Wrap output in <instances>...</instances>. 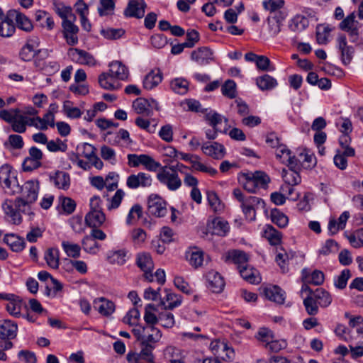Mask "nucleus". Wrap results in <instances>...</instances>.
Here are the masks:
<instances>
[{
  "mask_svg": "<svg viewBox=\"0 0 363 363\" xmlns=\"http://www.w3.org/2000/svg\"><path fill=\"white\" fill-rule=\"evenodd\" d=\"M0 186L7 194L13 195L20 191L17 172L9 164L0 167Z\"/></svg>",
  "mask_w": 363,
  "mask_h": 363,
  "instance_id": "39448f33",
  "label": "nucleus"
},
{
  "mask_svg": "<svg viewBox=\"0 0 363 363\" xmlns=\"http://www.w3.org/2000/svg\"><path fill=\"white\" fill-rule=\"evenodd\" d=\"M146 6L147 4L144 0H129L124 11V15L126 17L141 18L145 15Z\"/></svg>",
  "mask_w": 363,
  "mask_h": 363,
  "instance_id": "4468645a",
  "label": "nucleus"
},
{
  "mask_svg": "<svg viewBox=\"0 0 363 363\" xmlns=\"http://www.w3.org/2000/svg\"><path fill=\"white\" fill-rule=\"evenodd\" d=\"M238 179L243 188L250 193H258L260 190H267L271 182L269 176L262 171L239 173Z\"/></svg>",
  "mask_w": 363,
  "mask_h": 363,
  "instance_id": "f03ea898",
  "label": "nucleus"
},
{
  "mask_svg": "<svg viewBox=\"0 0 363 363\" xmlns=\"http://www.w3.org/2000/svg\"><path fill=\"white\" fill-rule=\"evenodd\" d=\"M180 162L175 164L164 165L162 171L157 174V180L163 185L166 186L169 191H177L182 186V179L179 177L181 169Z\"/></svg>",
  "mask_w": 363,
  "mask_h": 363,
  "instance_id": "7ed1b4c3",
  "label": "nucleus"
},
{
  "mask_svg": "<svg viewBox=\"0 0 363 363\" xmlns=\"http://www.w3.org/2000/svg\"><path fill=\"white\" fill-rule=\"evenodd\" d=\"M115 0H100L98 12L101 16L111 15L115 8Z\"/></svg>",
  "mask_w": 363,
  "mask_h": 363,
  "instance_id": "338daca9",
  "label": "nucleus"
},
{
  "mask_svg": "<svg viewBox=\"0 0 363 363\" xmlns=\"http://www.w3.org/2000/svg\"><path fill=\"white\" fill-rule=\"evenodd\" d=\"M156 311V306L152 303L147 304L145 308L144 320L147 325H153L158 323V315L152 311Z\"/></svg>",
  "mask_w": 363,
  "mask_h": 363,
  "instance_id": "5fc2aeb1",
  "label": "nucleus"
},
{
  "mask_svg": "<svg viewBox=\"0 0 363 363\" xmlns=\"http://www.w3.org/2000/svg\"><path fill=\"white\" fill-rule=\"evenodd\" d=\"M189 82L183 78H176L170 83L172 90L178 94L184 95L188 92Z\"/></svg>",
  "mask_w": 363,
  "mask_h": 363,
  "instance_id": "8fccbe9b",
  "label": "nucleus"
},
{
  "mask_svg": "<svg viewBox=\"0 0 363 363\" xmlns=\"http://www.w3.org/2000/svg\"><path fill=\"white\" fill-rule=\"evenodd\" d=\"M142 164L144 168L150 172H157L162 171L164 166L156 160H128V165L131 167H137Z\"/></svg>",
  "mask_w": 363,
  "mask_h": 363,
  "instance_id": "2f4dec72",
  "label": "nucleus"
},
{
  "mask_svg": "<svg viewBox=\"0 0 363 363\" xmlns=\"http://www.w3.org/2000/svg\"><path fill=\"white\" fill-rule=\"evenodd\" d=\"M264 201L257 196H247V200L243 203L240 204L242 211L245 216V218L250 221L255 219V208L259 206H264Z\"/></svg>",
  "mask_w": 363,
  "mask_h": 363,
  "instance_id": "9d476101",
  "label": "nucleus"
},
{
  "mask_svg": "<svg viewBox=\"0 0 363 363\" xmlns=\"http://www.w3.org/2000/svg\"><path fill=\"white\" fill-rule=\"evenodd\" d=\"M144 336L143 337L142 345L155 346L162 337V332L157 328L153 325L143 326Z\"/></svg>",
  "mask_w": 363,
  "mask_h": 363,
  "instance_id": "f3484780",
  "label": "nucleus"
},
{
  "mask_svg": "<svg viewBox=\"0 0 363 363\" xmlns=\"http://www.w3.org/2000/svg\"><path fill=\"white\" fill-rule=\"evenodd\" d=\"M332 29L329 26L318 25L316 28V40L318 44H327Z\"/></svg>",
  "mask_w": 363,
  "mask_h": 363,
  "instance_id": "6e6d98bb",
  "label": "nucleus"
},
{
  "mask_svg": "<svg viewBox=\"0 0 363 363\" xmlns=\"http://www.w3.org/2000/svg\"><path fill=\"white\" fill-rule=\"evenodd\" d=\"M8 296L3 298L8 303L6 305L7 311L13 316L18 317L21 314L22 302L19 297L13 294H6Z\"/></svg>",
  "mask_w": 363,
  "mask_h": 363,
  "instance_id": "b1692460",
  "label": "nucleus"
},
{
  "mask_svg": "<svg viewBox=\"0 0 363 363\" xmlns=\"http://www.w3.org/2000/svg\"><path fill=\"white\" fill-rule=\"evenodd\" d=\"M68 55L73 62L79 65L93 67L96 64L94 57L84 50L70 48L68 50Z\"/></svg>",
  "mask_w": 363,
  "mask_h": 363,
  "instance_id": "6e6552de",
  "label": "nucleus"
},
{
  "mask_svg": "<svg viewBox=\"0 0 363 363\" xmlns=\"http://www.w3.org/2000/svg\"><path fill=\"white\" fill-rule=\"evenodd\" d=\"M167 203L157 194H151L147 200L148 213L156 217H163L167 213Z\"/></svg>",
  "mask_w": 363,
  "mask_h": 363,
  "instance_id": "0eeeda50",
  "label": "nucleus"
},
{
  "mask_svg": "<svg viewBox=\"0 0 363 363\" xmlns=\"http://www.w3.org/2000/svg\"><path fill=\"white\" fill-rule=\"evenodd\" d=\"M287 162L286 167L283 168L281 176L284 183L292 185H297L301 183V178L299 172L301 167L308 168L311 165L314 167L316 165L317 160H303V163H300V160H286Z\"/></svg>",
  "mask_w": 363,
  "mask_h": 363,
  "instance_id": "20e7f679",
  "label": "nucleus"
},
{
  "mask_svg": "<svg viewBox=\"0 0 363 363\" xmlns=\"http://www.w3.org/2000/svg\"><path fill=\"white\" fill-rule=\"evenodd\" d=\"M50 180L59 189L67 190L70 186L69 175L62 171H57L53 176H50Z\"/></svg>",
  "mask_w": 363,
  "mask_h": 363,
  "instance_id": "cd10ccee",
  "label": "nucleus"
},
{
  "mask_svg": "<svg viewBox=\"0 0 363 363\" xmlns=\"http://www.w3.org/2000/svg\"><path fill=\"white\" fill-rule=\"evenodd\" d=\"M59 203L66 214L72 213L76 208L75 201L69 197L60 196Z\"/></svg>",
  "mask_w": 363,
  "mask_h": 363,
  "instance_id": "774afa93",
  "label": "nucleus"
},
{
  "mask_svg": "<svg viewBox=\"0 0 363 363\" xmlns=\"http://www.w3.org/2000/svg\"><path fill=\"white\" fill-rule=\"evenodd\" d=\"M94 307L102 315L108 316L115 311V304L113 301L104 297L94 299Z\"/></svg>",
  "mask_w": 363,
  "mask_h": 363,
  "instance_id": "4be33fe9",
  "label": "nucleus"
},
{
  "mask_svg": "<svg viewBox=\"0 0 363 363\" xmlns=\"http://www.w3.org/2000/svg\"><path fill=\"white\" fill-rule=\"evenodd\" d=\"M205 155L210 157H223L225 154V149L222 144L216 142L206 143L201 147Z\"/></svg>",
  "mask_w": 363,
  "mask_h": 363,
  "instance_id": "393cba45",
  "label": "nucleus"
},
{
  "mask_svg": "<svg viewBox=\"0 0 363 363\" xmlns=\"http://www.w3.org/2000/svg\"><path fill=\"white\" fill-rule=\"evenodd\" d=\"M76 20L71 18L62 21L63 35L68 45H74L78 43L79 28L74 24Z\"/></svg>",
  "mask_w": 363,
  "mask_h": 363,
  "instance_id": "9b49d317",
  "label": "nucleus"
},
{
  "mask_svg": "<svg viewBox=\"0 0 363 363\" xmlns=\"http://www.w3.org/2000/svg\"><path fill=\"white\" fill-rule=\"evenodd\" d=\"M63 111L70 118H79L82 116V112L77 107H74L70 101H65L63 104Z\"/></svg>",
  "mask_w": 363,
  "mask_h": 363,
  "instance_id": "052dcab7",
  "label": "nucleus"
},
{
  "mask_svg": "<svg viewBox=\"0 0 363 363\" xmlns=\"http://www.w3.org/2000/svg\"><path fill=\"white\" fill-rule=\"evenodd\" d=\"M271 220L278 225L279 228H285L289 223L288 217L277 208L272 209L271 211Z\"/></svg>",
  "mask_w": 363,
  "mask_h": 363,
  "instance_id": "864d4df0",
  "label": "nucleus"
},
{
  "mask_svg": "<svg viewBox=\"0 0 363 363\" xmlns=\"http://www.w3.org/2000/svg\"><path fill=\"white\" fill-rule=\"evenodd\" d=\"M158 323L164 328H172L175 324L174 316L172 313L164 309L158 313Z\"/></svg>",
  "mask_w": 363,
  "mask_h": 363,
  "instance_id": "603ef678",
  "label": "nucleus"
},
{
  "mask_svg": "<svg viewBox=\"0 0 363 363\" xmlns=\"http://www.w3.org/2000/svg\"><path fill=\"white\" fill-rule=\"evenodd\" d=\"M239 272L240 276L250 284H258L260 278L256 275L257 271L250 267L248 264L240 266Z\"/></svg>",
  "mask_w": 363,
  "mask_h": 363,
  "instance_id": "37998d69",
  "label": "nucleus"
},
{
  "mask_svg": "<svg viewBox=\"0 0 363 363\" xmlns=\"http://www.w3.org/2000/svg\"><path fill=\"white\" fill-rule=\"evenodd\" d=\"M140 318V313L138 308H133L126 313L123 318V323L130 326L138 325Z\"/></svg>",
  "mask_w": 363,
  "mask_h": 363,
  "instance_id": "680f3d73",
  "label": "nucleus"
},
{
  "mask_svg": "<svg viewBox=\"0 0 363 363\" xmlns=\"http://www.w3.org/2000/svg\"><path fill=\"white\" fill-rule=\"evenodd\" d=\"M151 106L150 101L144 98L135 99L132 105L135 113L143 116H151L152 115V111L150 109Z\"/></svg>",
  "mask_w": 363,
  "mask_h": 363,
  "instance_id": "72a5a7b5",
  "label": "nucleus"
},
{
  "mask_svg": "<svg viewBox=\"0 0 363 363\" xmlns=\"http://www.w3.org/2000/svg\"><path fill=\"white\" fill-rule=\"evenodd\" d=\"M60 252L57 248L47 250L44 255V259L49 267L56 269L59 267Z\"/></svg>",
  "mask_w": 363,
  "mask_h": 363,
  "instance_id": "a19ab883",
  "label": "nucleus"
},
{
  "mask_svg": "<svg viewBox=\"0 0 363 363\" xmlns=\"http://www.w3.org/2000/svg\"><path fill=\"white\" fill-rule=\"evenodd\" d=\"M79 153L86 159H99L96 155V149L89 143H84L81 146H78Z\"/></svg>",
  "mask_w": 363,
  "mask_h": 363,
  "instance_id": "69168bd1",
  "label": "nucleus"
},
{
  "mask_svg": "<svg viewBox=\"0 0 363 363\" xmlns=\"http://www.w3.org/2000/svg\"><path fill=\"white\" fill-rule=\"evenodd\" d=\"M294 186L295 185L284 183L281 186L279 190L288 199L291 201H297L300 197V194L296 191Z\"/></svg>",
  "mask_w": 363,
  "mask_h": 363,
  "instance_id": "0e129e2a",
  "label": "nucleus"
},
{
  "mask_svg": "<svg viewBox=\"0 0 363 363\" xmlns=\"http://www.w3.org/2000/svg\"><path fill=\"white\" fill-rule=\"evenodd\" d=\"M263 236L269 241L272 245H279L282 238V234L280 231L275 229L271 225H267L263 231Z\"/></svg>",
  "mask_w": 363,
  "mask_h": 363,
  "instance_id": "c9c22d12",
  "label": "nucleus"
},
{
  "mask_svg": "<svg viewBox=\"0 0 363 363\" xmlns=\"http://www.w3.org/2000/svg\"><path fill=\"white\" fill-rule=\"evenodd\" d=\"M128 259V251L125 249L111 250L107 253V260L112 264L123 265Z\"/></svg>",
  "mask_w": 363,
  "mask_h": 363,
  "instance_id": "f704fd0d",
  "label": "nucleus"
},
{
  "mask_svg": "<svg viewBox=\"0 0 363 363\" xmlns=\"http://www.w3.org/2000/svg\"><path fill=\"white\" fill-rule=\"evenodd\" d=\"M53 8L55 13L62 18V21L69 18L76 20V16L72 13V8L70 6L55 1L53 3Z\"/></svg>",
  "mask_w": 363,
  "mask_h": 363,
  "instance_id": "58836bf2",
  "label": "nucleus"
},
{
  "mask_svg": "<svg viewBox=\"0 0 363 363\" xmlns=\"http://www.w3.org/2000/svg\"><path fill=\"white\" fill-rule=\"evenodd\" d=\"M99 83L101 88L106 90H116L121 88V84L110 72H103L99 76Z\"/></svg>",
  "mask_w": 363,
  "mask_h": 363,
  "instance_id": "c756f323",
  "label": "nucleus"
},
{
  "mask_svg": "<svg viewBox=\"0 0 363 363\" xmlns=\"http://www.w3.org/2000/svg\"><path fill=\"white\" fill-rule=\"evenodd\" d=\"M207 200L211 208L215 212L220 213L224 209V205L219 199L216 193L213 191H207Z\"/></svg>",
  "mask_w": 363,
  "mask_h": 363,
  "instance_id": "09e8293b",
  "label": "nucleus"
},
{
  "mask_svg": "<svg viewBox=\"0 0 363 363\" xmlns=\"http://www.w3.org/2000/svg\"><path fill=\"white\" fill-rule=\"evenodd\" d=\"M108 66L109 72L116 79L124 81L128 78V68L121 61H113Z\"/></svg>",
  "mask_w": 363,
  "mask_h": 363,
  "instance_id": "412c9836",
  "label": "nucleus"
},
{
  "mask_svg": "<svg viewBox=\"0 0 363 363\" xmlns=\"http://www.w3.org/2000/svg\"><path fill=\"white\" fill-rule=\"evenodd\" d=\"M209 228L212 234L225 236L229 230V225L228 222L217 218L213 220Z\"/></svg>",
  "mask_w": 363,
  "mask_h": 363,
  "instance_id": "4c0bfd02",
  "label": "nucleus"
},
{
  "mask_svg": "<svg viewBox=\"0 0 363 363\" xmlns=\"http://www.w3.org/2000/svg\"><path fill=\"white\" fill-rule=\"evenodd\" d=\"M166 296L161 298L160 305L166 310H172L182 304V296L165 289Z\"/></svg>",
  "mask_w": 363,
  "mask_h": 363,
  "instance_id": "bb28decb",
  "label": "nucleus"
},
{
  "mask_svg": "<svg viewBox=\"0 0 363 363\" xmlns=\"http://www.w3.org/2000/svg\"><path fill=\"white\" fill-rule=\"evenodd\" d=\"M186 258L189 264L195 268L201 267L203 262V252L200 250L189 252Z\"/></svg>",
  "mask_w": 363,
  "mask_h": 363,
  "instance_id": "bf43d9fd",
  "label": "nucleus"
},
{
  "mask_svg": "<svg viewBox=\"0 0 363 363\" xmlns=\"http://www.w3.org/2000/svg\"><path fill=\"white\" fill-rule=\"evenodd\" d=\"M101 34L108 40H117L125 34V30L122 28H103L100 31Z\"/></svg>",
  "mask_w": 363,
  "mask_h": 363,
  "instance_id": "e2e57ef3",
  "label": "nucleus"
},
{
  "mask_svg": "<svg viewBox=\"0 0 363 363\" xmlns=\"http://www.w3.org/2000/svg\"><path fill=\"white\" fill-rule=\"evenodd\" d=\"M40 189L39 182L31 179L20 186V196L14 201L6 200L2 204L4 213L9 222L19 225L22 222L21 213L33 215L32 206L37 201Z\"/></svg>",
  "mask_w": 363,
  "mask_h": 363,
  "instance_id": "f257e3e1",
  "label": "nucleus"
},
{
  "mask_svg": "<svg viewBox=\"0 0 363 363\" xmlns=\"http://www.w3.org/2000/svg\"><path fill=\"white\" fill-rule=\"evenodd\" d=\"M307 18L301 15L294 16L290 21L289 27L294 32H301L308 26Z\"/></svg>",
  "mask_w": 363,
  "mask_h": 363,
  "instance_id": "c03bdc74",
  "label": "nucleus"
},
{
  "mask_svg": "<svg viewBox=\"0 0 363 363\" xmlns=\"http://www.w3.org/2000/svg\"><path fill=\"white\" fill-rule=\"evenodd\" d=\"M337 48L341 52V60L344 65H347L352 60L354 49L352 46L347 45L346 36L340 35L337 38Z\"/></svg>",
  "mask_w": 363,
  "mask_h": 363,
  "instance_id": "2eb2a0df",
  "label": "nucleus"
},
{
  "mask_svg": "<svg viewBox=\"0 0 363 363\" xmlns=\"http://www.w3.org/2000/svg\"><path fill=\"white\" fill-rule=\"evenodd\" d=\"M227 259L232 261L234 264H238V268L240 269V266L247 264L248 257L247 254L242 251L233 250L228 252Z\"/></svg>",
  "mask_w": 363,
  "mask_h": 363,
  "instance_id": "de8ad7c7",
  "label": "nucleus"
},
{
  "mask_svg": "<svg viewBox=\"0 0 363 363\" xmlns=\"http://www.w3.org/2000/svg\"><path fill=\"white\" fill-rule=\"evenodd\" d=\"M205 119L208 123L216 130V131L222 132V130L219 128V125L222 123L224 120L227 124L228 120L218 113L211 111L205 115Z\"/></svg>",
  "mask_w": 363,
  "mask_h": 363,
  "instance_id": "e433bc0d",
  "label": "nucleus"
},
{
  "mask_svg": "<svg viewBox=\"0 0 363 363\" xmlns=\"http://www.w3.org/2000/svg\"><path fill=\"white\" fill-rule=\"evenodd\" d=\"M17 323L11 320H0V339L11 340L16 337Z\"/></svg>",
  "mask_w": 363,
  "mask_h": 363,
  "instance_id": "6ab92c4d",
  "label": "nucleus"
},
{
  "mask_svg": "<svg viewBox=\"0 0 363 363\" xmlns=\"http://www.w3.org/2000/svg\"><path fill=\"white\" fill-rule=\"evenodd\" d=\"M180 167L181 169L178 170L180 171L181 174L184 175V184L188 186L192 187V189L196 187L198 180L196 177L191 175V169L183 164Z\"/></svg>",
  "mask_w": 363,
  "mask_h": 363,
  "instance_id": "4d7b16f0",
  "label": "nucleus"
},
{
  "mask_svg": "<svg viewBox=\"0 0 363 363\" xmlns=\"http://www.w3.org/2000/svg\"><path fill=\"white\" fill-rule=\"evenodd\" d=\"M26 123H28V116L19 113L11 123L12 130L14 132L23 133L26 130Z\"/></svg>",
  "mask_w": 363,
  "mask_h": 363,
  "instance_id": "13d9d810",
  "label": "nucleus"
},
{
  "mask_svg": "<svg viewBox=\"0 0 363 363\" xmlns=\"http://www.w3.org/2000/svg\"><path fill=\"white\" fill-rule=\"evenodd\" d=\"M82 246L83 250L88 254L96 255L101 248L100 244H99L94 238L89 235H86L82 240Z\"/></svg>",
  "mask_w": 363,
  "mask_h": 363,
  "instance_id": "ea45409f",
  "label": "nucleus"
},
{
  "mask_svg": "<svg viewBox=\"0 0 363 363\" xmlns=\"http://www.w3.org/2000/svg\"><path fill=\"white\" fill-rule=\"evenodd\" d=\"M257 86L262 91L270 90L277 85V80L269 74H264L256 79Z\"/></svg>",
  "mask_w": 363,
  "mask_h": 363,
  "instance_id": "a18cd8bd",
  "label": "nucleus"
},
{
  "mask_svg": "<svg viewBox=\"0 0 363 363\" xmlns=\"http://www.w3.org/2000/svg\"><path fill=\"white\" fill-rule=\"evenodd\" d=\"M9 16L15 21L17 27L24 31L30 32L33 30V26L31 21L23 13L17 10H10Z\"/></svg>",
  "mask_w": 363,
  "mask_h": 363,
  "instance_id": "aec40b11",
  "label": "nucleus"
},
{
  "mask_svg": "<svg viewBox=\"0 0 363 363\" xmlns=\"http://www.w3.org/2000/svg\"><path fill=\"white\" fill-rule=\"evenodd\" d=\"M62 247L65 254L72 258L77 259L81 255V247L78 244L64 240L62 242Z\"/></svg>",
  "mask_w": 363,
  "mask_h": 363,
  "instance_id": "49530a36",
  "label": "nucleus"
},
{
  "mask_svg": "<svg viewBox=\"0 0 363 363\" xmlns=\"http://www.w3.org/2000/svg\"><path fill=\"white\" fill-rule=\"evenodd\" d=\"M38 42L35 40H28L21 48L19 56L23 61H30L36 55Z\"/></svg>",
  "mask_w": 363,
  "mask_h": 363,
  "instance_id": "7c9ffc66",
  "label": "nucleus"
},
{
  "mask_svg": "<svg viewBox=\"0 0 363 363\" xmlns=\"http://www.w3.org/2000/svg\"><path fill=\"white\" fill-rule=\"evenodd\" d=\"M362 24L355 20L354 13H352L340 23L339 28L342 30L347 32L351 41L354 43L358 40L359 30Z\"/></svg>",
  "mask_w": 363,
  "mask_h": 363,
  "instance_id": "423d86ee",
  "label": "nucleus"
},
{
  "mask_svg": "<svg viewBox=\"0 0 363 363\" xmlns=\"http://www.w3.org/2000/svg\"><path fill=\"white\" fill-rule=\"evenodd\" d=\"M264 294L267 299L279 304L283 303L285 299L284 292L277 286L266 287Z\"/></svg>",
  "mask_w": 363,
  "mask_h": 363,
  "instance_id": "c85d7f7f",
  "label": "nucleus"
},
{
  "mask_svg": "<svg viewBox=\"0 0 363 363\" xmlns=\"http://www.w3.org/2000/svg\"><path fill=\"white\" fill-rule=\"evenodd\" d=\"M136 264L138 267L144 272L145 279L150 282L153 281V262L149 253L143 252L137 255Z\"/></svg>",
  "mask_w": 363,
  "mask_h": 363,
  "instance_id": "1a4fd4ad",
  "label": "nucleus"
},
{
  "mask_svg": "<svg viewBox=\"0 0 363 363\" xmlns=\"http://www.w3.org/2000/svg\"><path fill=\"white\" fill-rule=\"evenodd\" d=\"M163 76L160 69L151 70L143 79V87L150 90L158 86L162 80Z\"/></svg>",
  "mask_w": 363,
  "mask_h": 363,
  "instance_id": "a878e982",
  "label": "nucleus"
},
{
  "mask_svg": "<svg viewBox=\"0 0 363 363\" xmlns=\"http://www.w3.org/2000/svg\"><path fill=\"white\" fill-rule=\"evenodd\" d=\"M126 184L130 189H137L140 186L148 187L152 184L151 177L145 173L131 174L127 178Z\"/></svg>",
  "mask_w": 363,
  "mask_h": 363,
  "instance_id": "dca6fc26",
  "label": "nucleus"
},
{
  "mask_svg": "<svg viewBox=\"0 0 363 363\" xmlns=\"http://www.w3.org/2000/svg\"><path fill=\"white\" fill-rule=\"evenodd\" d=\"M143 347L139 353L129 352L126 355L128 362H137L144 360L145 362H155V356L152 353L155 346L142 345Z\"/></svg>",
  "mask_w": 363,
  "mask_h": 363,
  "instance_id": "f8f14e48",
  "label": "nucleus"
},
{
  "mask_svg": "<svg viewBox=\"0 0 363 363\" xmlns=\"http://www.w3.org/2000/svg\"><path fill=\"white\" fill-rule=\"evenodd\" d=\"M3 241L9 246L12 251L16 252L22 251L26 246L24 239L14 233L6 234Z\"/></svg>",
  "mask_w": 363,
  "mask_h": 363,
  "instance_id": "5701e85b",
  "label": "nucleus"
},
{
  "mask_svg": "<svg viewBox=\"0 0 363 363\" xmlns=\"http://www.w3.org/2000/svg\"><path fill=\"white\" fill-rule=\"evenodd\" d=\"M207 286L213 293H220L225 286V282L221 275L213 270L209 271L206 274Z\"/></svg>",
  "mask_w": 363,
  "mask_h": 363,
  "instance_id": "a211bd4d",
  "label": "nucleus"
},
{
  "mask_svg": "<svg viewBox=\"0 0 363 363\" xmlns=\"http://www.w3.org/2000/svg\"><path fill=\"white\" fill-rule=\"evenodd\" d=\"M191 60L199 65H206L214 60L213 52L208 47H201L191 53Z\"/></svg>",
  "mask_w": 363,
  "mask_h": 363,
  "instance_id": "ddd939ff",
  "label": "nucleus"
},
{
  "mask_svg": "<svg viewBox=\"0 0 363 363\" xmlns=\"http://www.w3.org/2000/svg\"><path fill=\"white\" fill-rule=\"evenodd\" d=\"M313 297L318 306L322 308L328 307L332 302V297L329 292L322 288L317 289L313 292Z\"/></svg>",
  "mask_w": 363,
  "mask_h": 363,
  "instance_id": "79ce46f5",
  "label": "nucleus"
},
{
  "mask_svg": "<svg viewBox=\"0 0 363 363\" xmlns=\"http://www.w3.org/2000/svg\"><path fill=\"white\" fill-rule=\"evenodd\" d=\"M16 30L13 19L9 16V13L4 21L0 23V35L2 37H10Z\"/></svg>",
  "mask_w": 363,
  "mask_h": 363,
  "instance_id": "3c124183",
  "label": "nucleus"
},
{
  "mask_svg": "<svg viewBox=\"0 0 363 363\" xmlns=\"http://www.w3.org/2000/svg\"><path fill=\"white\" fill-rule=\"evenodd\" d=\"M105 221L102 211H90L85 217L86 225L91 228H99Z\"/></svg>",
  "mask_w": 363,
  "mask_h": 363,
  "instance_id": "473e14b6",
  "label": "nucleus"
}]
</instances>
